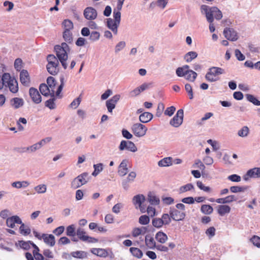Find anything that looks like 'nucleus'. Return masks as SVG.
<instances>
[{"label": "nucleus", "instance_id": "obj_45", "mask_svg": "<svg viewBox=\"0 0 260 260\" xmlns=\"http://www.w3.org/2000/svg\"><path fill=\"white\" fill-rule=\"evenodd\" d=\"M86 233L84 230L81 228H78L76 231V235L77 236L78 238L82 241L84 240V238L87 236L86 235Z\"/></svg>", "mask_w": 260, "mask_h": 260}, {"label": "nucleus", "instance_id": "obj_42", "mask_svg": "<svg viewBox=\"0 0 260 260\" xmlns=\"http://www.w3.org/2000/svg\"><path fill=\"white\" fill-rule=\"evenodd\" d=\"M56 99V98L49 99L45 102V106L51 110L55 109L56 104L55 103V101Z\"/></svg>", "mask_w": 260, "mask_h": 260}, {"label": "nucleus", "instance_id": "obj_5", "mask_svg": "<svg viewBox=\"0 0 260 260\" xmlns=\"http://www.w3.org/2000/svg\"><path fill=\"white\" fill-rule=\"evenodd\" d=\"M132 131L136 136L142 137L146 134L147 128L141 123H137L132 125Z\"/></svg>", "mask_w": 260, "mask_h": 260}, {"label": "nucleus", "instance_id": "obj_28", "mask_svg": "<svg viewBox=\"0 0 260 260\" xmlns=\"http://www.w3.org/2000/svg\"><path fill=\"white\" fill-rule=\"evenodd\" d=\"M29 182L27 181H16L12 183L13 187L19 189L21 188H26L29 185Z\"/></svg>", "mask_w": 260, "mask_h": 260}, {"label": "nucleus", "instance_id": "obj_41", "mask_svg": "<svg viewBox=\"0 0 260 260\" xmlns=\"http://www.w3.org/2000/svg\"><path fill=\"white\" fill-rule=\"evenodd\" d=\"M148 200L152 205H157L159 203V199L155 196L152 194L151 192L148 194Z\"/></svg>", "mask_w": 260, "mask_h": 260}, {"label": "nucleus", "instance_id": "obj_62", "mask_svg": "<svg viewBox=\"0 0 260 260\" xmlns=\"http://www.w3.org/2000/svg\"><path fill=\"white\" fill-rule=\"evenodd\" d=\"M235 55L237 59L239 61H243L245 59L244 55L238 49L235 50Z\"/></svg>", "mask_w": 260, "mask_h": 260}, {"label": "nucleus", "instance_id": "obj_32", "mask_svg": "<svg viewBox=\"0 0 260 260\" xmlns=\"http://www.w3.org/2000/svg\"><path fill=\"white\" fill-rule=\"evenodd\" d=\"M71 255L76 258L84 259L87 257V252L84 251H76L71 253Z\"/></svg>", "mask_w": 260, "mask_h": 260}, {"label": "nucleus", "instance_id": "obj_50", "mask_svg": "<svg viewBox=\"0 0 260 260\" xmlns=\"http://www.w3.org/2000/svg\"><path fill=\"white\" fill-rule=\"evenodd\" d=\"M206 19L207 21L209 23V30L211 32H213L215 31V28L213 24V22L214 21V18L211 16V15H209L207 16Z\"/></svg>", "mask_w": 260, "mask_h": 260}, {"label": "nucleus", "instance_id": "obj_15", "mask_svg": "<svg viewBox=\"0 0 260 260\" xmlns=\"http://www.w3.org/2000/svg\"><path fill=\"white\" fill-rule=\"evenodd\" d=\"M128 160L127 159L123 160L118 167V174L119 176L122 177L125 176L128 172L127 167Z\"/></svg>", "mask_w": 260, "mask_h": 260}, {"label": "nucleus", "instance_id": "obj_19", "mask_svg": "<svg viewBox=\"0 0 260 260\" xmlns=\"http://www.w3.org/2000/svg\"><path fill=\"white\" fill-rule=\"evenodd\" d=\"M153 118V114L150 112H145L139 116L140 121L143 123L149 122Z\"/></svg>", "mask_w": 260, "mask_h": 260}, {"label": "nucleus", "instance_id": "obj_20", "mask_svg": "<svg viewBox=\"0 0 260 260\" xmlns=\"http://www.w3.org/2000/svg\"><path fill=\"white\" fill-rule=\"evenodd\" d=\"M10 104L12 107L17 109L23 106L24 101L21 98H14L10 100Z\"/></svg>", "mask_w": 260, "mask_h": 260}, {"label": "nucleus", "instance_id": "obj_37", "mask_svg": "<svg viewBox=\"0 0 260 260\" xmlns=\"http://www.w3.org/2000/svg\"><path fill=\"white\" fill-rule=\"evenodd\" d=\"M172 157H165L158 162V165L159 167H168L172 165Z\"/></svg>", "mask_w": 260, "mask_h": 260}, {"label": "nucleus", "instance_id": "obj_30", "mask_svg": "<svg viewBox=\"0 0 260 260\" xmlns=\"http://www.w3.org/2000/svg\"><path fill=\"white\" fill-rule=\"evenodd\" d=\"M7 86L9 88L10 91L14 93H15L18 91V85L17 80L14 79L11 80V82L9 83Z\"/></svg>", "mask_w": 260, "mask_h": 260}, {"label": "nucleus", "instance_id": "obj_31", "mask_svg": "<svg viewBox=\"0 0 260 260\" xmlns=\"http://www.w3.org/2000/svg\"><path fill=\"white\" fill-rule=\"evenodd\" d=\"M198 56V53L195 51H189L185 54L184 59L187 62H191Z\"/></svg>", "mask_w": 260, "mask_h": 260}, {"label": "nucleus", "instance_id": "obj_29", "mask_svg": "<svg viewBox=\"0 0 260 260\" xmlns=\"http://www.w3.org/2000/svg\"><path fill=\"white\" fill-rule=\"evenodd\" d=\"M145 244L150 249H154L156 243L153 237L150 235H147L145 237Z\"/></svg>", "mask_w": 260, "mask_h": 260}, {"label": "nucleus", "instance_id": "obj_8", "mask_svg": "<svg viewBox=\"0 0 260 260\" xmlns=\"http://www.w3.org/2000/svg\"><path fill=\"white\" fill-rule=\"evenodd\" d=\"M225 38L231 41H236L238 39L237 31L233 28L225 27L223 31Z\"/></svg>", "mask_w": 260, "mask_h": 260}, {"label": "nucleus", "instance_id": "obj_13", "mask_svg": "<svg viewBox=\"0 0 260 260\" xmlns=\"http://www.w3.org/2000/svg\"><path fill=\"white\" fill-rule=\"evenodd\" d=\"M42 238L44 242L47 245L53 247L55 244V239L52 234H42Z\"/></svg>", "mask_w": 260, "mask_h": 260}, {"label": "nucleus", "instance_id": "obj_61", "mask_svg": "<svg viewBox=\"0 0 260 260\" xmlns=\"http://www.w3.org/2000/svg\"><path fill=\"white\" fill-rule=\"evenodd\" d=\"M80 96L79 97L74 99L72 102V103L70 104L71 107L76 109L79 106L81 101V98H80Z\"/></svg>", "mask_w": 260, "mask_h": 260}, {"label": "nucleus", "instance_id": "obj_24", "mask_svg": "<svg viewBox=\"0 0 260 260\" xmlns=\"http://www.w3.org/2000/svg\"><path fill=\"white\" fill-rule=\"evenodd\" d=\"M76 178L78 180V182H79V183L82 186L84 184H86L89 180L88 173L87 172H84L78 175Z\"/></svg>", "mask_w": 260, "mask_h": 260}, {"label": "nucleus", "instance_id": "obj_55", "mask_svg": "<svg viewBox=\"0 0 260 260\" xmlns=\"http://www.w3.org/2000/svg\"><path fill=\"white\" fill-rule=\"evenodd\" d=\"M194 188V186L191 183H188L185 185L180 187L179 190L180 192H184L187 191L191 190Z\"/></svg>", "mask_w": 260, "mask_h": 260}, {"label": "nucleus", "instance_id": "obj_12", "mask_svg": "<svg viewBox=\"0 0 260 260\" xmlns=\"http://www.w3.org/2000/svg\"><path fill=\"white\" fill-rule=\"evenodd\" d=\"M20 80L22 84L25 86H29L30 78L28 72L26 70H22L20 73Z\"/></svg>", "mask_w": 260, "mask_h": 260}, {"label": "nucleus", "instance_id": "obj_22", "mask_svg": "<svg viewBox=\"0 0 260 260\" xmlns=\"http://www.w3.org/2000/svg\"><path fill=\"white\" fill-rule=\"evenodd\" d=\"M156 240L161 244L165 243L168 240L167 235L162 231L158 232L155 237Z\"/></svg>", "mask_w": 260, "mask_h": 260}, {"label": "nucleus", "instance_id": "obj_52", "mask_svg": "<svg viewBox=\"0 0 260 260\" xmlns=\"http://www.w3.org/2000/svg\"><path fill=\"white\" fill-rule=\"evenodd\" d=\"M34 189L38 193H44L46 191L47 186L45 184H41L35 186Z\"/></svg>", "mask_w": 260, "mask_h": 260}, {"label": "nucleus", "instance_id": "obj_60", "mask_svg": "<svg viewBox=\"0 0 260 260\" xmlns=\"http://www.w3.org/2000/svg\"><path fill=\"white\" fill-rule=\"evenodd\" d=\"M228 179L232 182H239L241 181V178L237 174H232L228 177Z\"/></svg>", "mask_w": 260, "mask_h": 260}, {"label": "nucleus", "instance_id": "obj_64", "mask_svg": "<svg viewBox=\"0 0 260 260\" xmlns=\"http://www.w3.org/2000/svg\"><path fill=\"white\" fill-rule=\"evenodd\" d=\"M176 110V108L174 106H171L170 107H168L166 110L164 112V114L165 115H168L169 116H171L174 113V112Z\"/></svg>", "mask_w": 260, "mask_h": 260}, {"label": "nucleus", "instance_id": "obj_33", "mask_svg": "<svg viewBox=\"0 0 260 260\" xmlns=\"http://www.w3.org/2000/svg\"><path fill=\"white\" fill-rule=\"evenodd\" d=\"M209 73L212 76H216L220 74H222L224 73V70L219 67H213L209 69Z\"/></svg>", "mask_w": 260, "mask_h": 260}, {"label": "nucleus", "instance_id": "obj_54", "mask_svg": "<svg viewBox=\"0 0 260 260\" xmlns=\"http://www.w3.org/2000/svg\"><path fill=\"white\" fill-rule=\"evenodd\" d=\"M100 34L96 31H92L89 35V40L92 42H95L99 40Z\"/></svg>", "mask_w": 260, "mask_h": 260}, {"label": "nucleus", "instance_id": "obj_3", "mask_svg": "<svg viewBox=\"0 0 260 260\" xmlns=\"http://www.w3.org/2000/svg\"><path fill=\"white\" fill-rule=\"evenodd\" d=\"M201 13L205 14L206 17L209 15H211L212 17L217 20H220L222 17V14L221 11L216 7H210L207 5H203L201 7Z\"/></svg>", "mask_w": 260, "mask_h": 260}, {"label": "nucleus", "instance_id": "obj_23", "mask_svg": "<svg viewBox=\"0 0 260 260\" xmlns=\"http://www.w3.org/2000/svg\"><path fill=\"white\" fill-rule=\"evenodd\" d=\"M19 224H20L19 227V233L21 235L26 236L30 234L31 230L28 225H25L22 221L21 223H19Z\"/></svg>", "mask_w": 260, "mask_h": 260}, {"label": "nucleus", "instance_id": "obj_35", "mask_svg": "<svg viewBox=\"0 0 260 260\" xmlns=\"http://www.w3.org/2000/svg\"><path fill=\"white\" fill-rule=\"evenodd\" d=\"M248 189L247 186H232L230 188V191L233 193L244 192Z\"/></svg>", "mask_w": 260, "mask_h": 260}, {"label": "nucleus", "instance_id": "obj_46", "mask_svg": "<svg viewBox=\"0 0 260 260\" xmlns=\"http://www.w3.org/2000/svg\"><path fill=\"white\" fill-rule=\"evenodd\" d=\"M152 224L154 227L158 229L161 228L164 225L161 218H154L152 220Z\"/></svg>", "mask_w": 260, "mask_h": 260}, {"label": "nucleus", "instance_id": "obj_57", "mask_svg": "<svg viewBox=\"0 0 260 260\" xmlns=\"http://www.w3.org/2000/svg\"><path fill=\"white\" fill-rule=\"evenodd\" d=\"M113 17L114 20L115 21V23L116 24H120L121 20V13L120 12L116 11V10H113Z\"/></svg>", "mask_w": 260, "mask_h": 260}, {"label": "nucleus", "instance_id": "obj_9", "mask_svg": "<svg viewBox=\"0 0 260 260\" xmlns=\"http://www.w3.org/2000/svg\"><path fill=\"white\" fill-rule=\"evenodd\" d=\"M29 94L34 103L38 104L42 102V96L37 89L30 87L29 89Z\"/></svg>", "mask_w": 260, "mask_h": 260}, {"label": "nucleus", "instance_id": "obj_40", "mask_svg": "<svg viewBox=\"0 0 260 260\" xmlns=\"http://www.w3.org/2000/svg\"><path fill=\"white\" fill-rule=\"evenodd\" d=\"M14 79V78L12 79L11 78L10 74L9 73H6L3 75L1 81L2 82L3 85L6 86V83L8 85L9 83L11 82V80H13Z\"/></svg>", "mask_w": 260, "mask_h": 260}, {"label": "nucleus", "instance_id": "obj_4", "mask_svg": "<svg viewBox=\"0 0 260 260\" xmlns=\"http://www.w3.org/2000/svg\"><path fill=\"white\" fill-rule=\"evenodd\" d=\"M183 110L179 109L173 118L170 121V124L173 127H178L183 122Z\"/></svg>", "mask_w": 260, "mask_h": 260}, {"label": "nucleus", "instance_id": "obj_14", "mask_svg": "<svg viewBox=\"0 0 260 260\" xmlns=\"http://www.w3.org/2000/svg\"><path fill=\"white\" fill-rule=\"evenodd\" d=\"M21 223V218L17 215H13L8 217L6 220L7 226L10 228H14L15 224H19Z\"/></svg>", "mask_w": 260, "mask_h": 260}, {"label": "nucleus", "instance_id": "obj_1", "mask_svg": "<svg viewBox=\"0 0 260 260\" xmlns=\"http://www.w3.org/2000/svg\"><path fill=\"white\" fill-rule=\"evenodd\" d=\"M54 50L58 60L60 62L62 67L66 69L68 64L66 61L68 59V52L70 51V48L66 43H62L60 45H57L54 46Z\"/></svg>", "mask_w": 260, "mask_h": 260}, {"label": "nucleus", "instance_id": "obj_48", "mask_svg": "<svg viewBox=\"0 0 260 260\" xmlns=\"http://www.w3.org/2000/svg\"><path fill=\"white\" fill-rule=\"evenodd\" d=\"M150 218L147 215H141L139 218V222L142 225H146L149 223Z\"/></svg>", "mask_w": 260, "mask_h": 260}, {"label": "nucleus", "instance_id": "obj_16", "mask_svg": "<svg viewBox=\"0 0 260 260\" xmlns=\"http://www.w3.org/2000/svg\"><path fill=\"white\" fill-rule=\"evenodd\" d=\"M189 73H191L192 74H193V79H196L197 77V74L196 72L191 70H187L186 71H184L183 70L182 68L179 67L176 69V75L180 77H183L185 76L186 74H188Z\"/></svg>", "mask_w": 260, "mask_h": 260}, {"label": "nucleus", "instance_id": "obj_49", "mask_svg": "<svg viewBox=\"0 0 260 260\" xmlns=\"http://www.w3.org/2000/svg\"><path fill=\"white\" fill-rule=\"evenodd\" d=\"M161 220L164 222V225H168L171 222V219L170 214L164 213L161 216Z\"/></svg>", "mask_w": 260, "mask_h": 260}, {"label": "nucleus", "instance_id": "obj_2", "mask_svg": "<svg viewBox=\"0 0 260 260\" xmlns=\"http://www.w3.org/2000/svg\"><path fill=\"white\" fill-rule=\"evenodd\" d=\"M48 63L46 66L47 71L52 75H56L59 71L58 58L53 54H49L47 57Z\"/></svg>", "mask_w": 260, "mask_h": 260}, {"label": "nucleus", "instance_id": "obj_47", "mask_svg": "<svg viewBox=\"0 0 260 260\" xmlns=\"http://www.w3.org/2000/svg\"><path fill=\"white\" fill-rule=\"evenodd\" d=\"M46 81L48 86H49L50 89L55 88L56 84V81L54 77L52 76L48 77Z\"/></svg>", "mask_w": 260, "mask_h": 260}, {"label": "nucleus", "instance_id": "obj_25", "mask_svg": "<svg viewBox=\"0 0 260 260\" xmlns=\"http://www.w3.org/2000/svg\"><path fill=\"white\" fill-rule=\"evenodd\" d=\"M231 211V207L226 205H221L218 206L217 212L220 216H223Z\"/></svg>", "mask_w": 260, "mask_h": 260}, {"label": "nucleus", "instance_id": "obj_58", "mask_svg": "<svg viewBox=\"0 0 260 260\" xmlns=\"http://www.w3.org/2000/svg\"><path fill=\"white\" fill-rule=\"evenodd\" d=\"M20 247L24 249V250H28L30 246H29L30 241H24L23 240L18 241Z\"/></svg>", "mask_w": 260, "mask_h": 260}, {"label": "nucleus", "instance_id": "obj_38", "mask_svg": "<svg viewBox=\"0 0 260 260\" xmlns=\"http://www.w3.org/2000/svg\"><path fill=\"white\" fill-rule=\"evenodd\" d=\"M129 251L134 256L138 258H141L143 256V252L138 248L131 247Z\"/></svg>", "mask_w": 260, "mask_h": 260}, {"label": "nucleus", "instance_id": "obj_21", "mask_svg": "<svg viewBox=\"0 0 260 260\" xmlns=\"http://www.w3.org/2000/svg\"><path fill=\"white\" fill-rule=\"evenodd\" d=\"M90 251L93 254L96 255L97 256L100 257H105L108 255V252L105 249L102 248H93L91 249Z\"/></svg>", "mask_w": 260, "mask_h": 260}, {"label": "nucleus", "instance_id": "obj_56", "mask_svg": "<svg viewBox=\"0 0 260 260\" xmlns=\"http://www.w3.org/2000/svg\"><path fill=\"white\" fill-rule=\"evenodd\" d=\"M252 244L258 248L260 247V237L254 235L250 239Z\"/></svg>", "mask_w": 260, "mask_h": 260}, {"label": "nucleus", "instance_id": "obj_43", "mask_svg": "<svg viewBox=\"0 0 260 260\" xmlns=\"http://www.w3.org/2000/svg\"><path fill=\"white\" fill-rule=\"evenodd\" d=\"M66 235L70 237H74L76 235L74 224H71L67 227Z\"/></svg>", "mask_w": 260, "mask_h": 260}, {"label": "nucleus", "instance_id": "obj_11", "mask_svg": "<svg viewBox=\"0 0 260 260\" xmlns=\"http://www.w3.org/2000/svg\"><path fill=\"white\" fill-rule=\"evenodd\" d=\"M84 16L88 20H94L97 17V12L95 9L87 7L84 11Z\"/></svg>", "mask_w": 260, "mask_h": 260}, {"label": "nucleus", "instance_id": "obj_36", "mask_svg": "<svg viewBox=\"0 0 260 260\" xmlns=\"http://www.w3.org/2000/svg\"><path fill=\"white\" fill-rule=\"evenodd\" d=\"M63 38L66 42L69 44L73 42V34L70 30H64L63 32Z\"/></svg>", "mask_w": 260, "mask_h": 260}, {"label": "nucleus", "instance_id": "obj_59", "mask_svg": "<svg viewBox=\"0 0 260 260\" xmlns=\"http://www.w3.org/2000/svg\"><path fill=\"white\" fill-rule=\"evenodd\" d=\"M126 45V43L124 41H120L119 42L116 46L115 48V52L116 53L122 50Z\"/></svg>", "mask_w": 260, "mask_h": 260}, {"label": "nucleus", "instance_id": "obj_6", "mask_svg": "<svg viewBox=\"0 0 260 260\" xmlns=\"http://www.w3.org/2000/svg\"><path fill=\"white\" fill-rule=\"evenodd\" d=\"M169 214L173 220L179 221L183 220L186 216L185 212H181L174 208H171Z\"/></svg>", "mask_w": 260, "mask_h": 260}, {"label": "nucleus", "instance_id": "obj_27", "mask_svg": "<svg viewBox=\"0 0 260 260\" xmlns=\"http://www.w3.org/2000/svg\"><path fill=\"white\" fill-rule=\"evenodd\" d=\"M39 90L41 94L48 97L50 95V88L45 83H41L39 86Z\"/></svg>", "mask_w": 260, "mask_h": 260}, {"label": "nucleus", "instance_id": "obj_26", "mask_svg": "<svg viewBox=\"0 0 260 260\" xmlns=\"http://www.w3.org/2000/svg\"><path fill=\"white\" fill-rule=\"evenodd\" d=\"M250 178H260V168H254L247 171Z\"/></svg>", "mask_w": 260, "mask_h": 260}, {"label": "nucleus", "instance_id": "obj_39", "mask_svg": "<svg viewBox=\"0 0 260 260\" xmlns=\"http://www.w3.org/2000/svg\"><path fill=\"white\" fill-rule=\"evenodd\" d=\"M104 165L102 163H99L93 165L94 171L92 173L93 176H96L100 172L103 170Z\"/></svg>", "mask_w": 260, "mask_h": 260}, {"label": "nucleus", "instance_id": "obj_10", "mask_svg": "<svg viewBox=\"0 0 260 260\" xmlns=\"http://www.w3.org/2000/svg\"><path fill=\"white\" fill-rule=\"evenodd\" d=\"M152 85V83H144L139 87H137L134 90H132L129 93V95L131 96H136L137 95H138L142 91L151 87Z\"/></svg>", "mask_w": 260, "mask_h": 260}, {"label": "nucleus", "instance_id": "obj_34", "mask_svg": "<svg viewBox=\"0 0 260 260\" xmlns=\"http://www.w3.org/2000/svg\"><path fill=\"white\" fill-rule=\"evenodd\" d=\"M201 211L204 214H211L213 211V208L210 205L204 204L201 206Z\"/></svg>", "mask_w": 260, "mask_h": 260}, {"label": "nucleus", "instance_id": "obj_7", "mask_svg": "<svg viewBox=\"0 0 260 260\" xmlns=\"http://www.w3.org/2000/svg\"><path fill=\"white\" fill-rule=\"evenodd\" d=\"M119 149L121 151L126 149L133 152H135L137 151V148L135 144L130 141H121L119 146Z\"/></svg>", "mask_w": 260, "mask_h": 260}, {"label": "nucleus", "instance_id": "obj_63", "mask_svg": "<svg viewBox=\"0 0 260 260\" xmlns=\"http://www.w3.org/2000/svg\"><path fill=\"white\" fill-rule=\"evenodd\" d=\"M106 106L109 112H112L113 110L115 108L116 104L112 103L109 100L106 102Z\"/></svg>", "mask_w": 260, "mask_h": 260}, {"label": "nucleus", "instance_id": "obj_17", "mask_svg": "<svg viewBox=\"0 0 260 260\" xmlns=\"http://www.w3.org/2000/svg\"><path fill=\"white\" fill-rule=\"evenodd\" d=\"M237 198L235 195H230L224 198H219L216 200V202L219 204H229L234 201H236Z\"/></svg>", "mask_w": 260, "mask_h": 260}, {"label": "nucleus", "instance_id": "obj_53", "mask_svg": "<svg viewBox=\"0 0 260 260\" xmlns=\"http://www.w3.org/2000/svg\"><path fill=\"white\" fill-rule=\"evenodd\" d=\"M249 133V128L247 126H244L238 131V135L241 137H246Z\"/></svg>", "mask_w": 260, "mask_h": 260}, {"label": "nucleus", "instance_id": "obj_51", "mask_svg": "<svg viewBox=\"0 0 260 260\" xmlns=\"http://www.w3.org/2000/svg\"><path fill=\"white\" fill-rule=\"evenodd\" d=\"M62 25L64 27V30H70L73 28V23L71 20L69 19L64 20L62 22Z\"/></svg>", "mask_w": 260, "mask_h": 260}, {"label": "nucleus", "instance_id": "obj_44", "mask_svg": "<svg viewBox=\"0 0 260 260\" xmlns=\"http://www.w3.org/2000/svg\"><path fill=\"white\" fill-rule=\"evenodd\" d=\"M246 96L247 100L250 103H252L253 105L256 106H260V101H258L257 99L254 95L250 94H247Z\"/></svg>", "mask_w": 260, "mask_h": 260}, {"label": "nucleus", "instance_id": "obj_18", "mask_svg": "<svg viewBox=\"0 0 260 260\" xmlns=\"http://www.w3.org/2000/svg\"><path fill=\"white\" fill-rule=\"evenodd\" d=\"M145 201V197L142 194L136 195L133 198V203L136 208H138L137 206H140Z\"/></svg>", "mask_w": 260, "mask_h": 260}]
</instances>
